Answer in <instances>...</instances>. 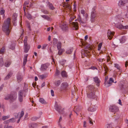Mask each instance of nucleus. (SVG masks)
I'll list each match as a JSON object with an SVG mask.
<instances>
[{"label":"nucleus","instance_id":"obj_1","mask_svg":"<svg viewBox=\"0 0 128 128\" xmlns=\"http://www.w3.org/2000/svg\"><path fill=\"white\" fill-rule=\"evenodd\" d=\"M10 18H8L4 22L2 26V30L6 35L9 34L10 30L9 29L10 24Z\"/></svg>","mask_w":128,"mask_h":128},{"label":"nucleus","instance_id":"obj_2","mask_svg":"<svg viewBox=\"0 0 128 128\" xmlns=\"http://www.w3.org/2000/svg\"><path fill=\"white\" fill-rule=\"evenodd\" d=\"M95 90L94 88L90 89L87 93L88 97L91 98H94L96 97L95 94Z\"/></svg>","mask_w":128,"mask_h":128},{"label":"nucleus","instance_id":"obj_3","mask_svg":"<svg viewBox=\"0 0 128 128\" xmlns=\"http://www.w3.org/2000/svg\"><path fill=\"white\" fill-rule=\"evenodd\" d=\"M28 37L26 36L25 37V38L24 40V52L25 53H27L30 49V47L29 46H28L27 42Z\"/></svg>","mask_w":128,"mask_h":128},{"label":"nucleus","instance_id":"obj_4","mask_svg":"<svg viewBox=\"0 0 128 128\" xmlns=\"http://www.w3.org/2000/svg\"><path fill=\"white\" fill-rule=\"evenodd\" d=\"M110 111L114 113L116 112L119 110L118 108V107L115 105L111 106L109 108Z\"/></svg>","mask_w":128,"mask_h":128},{"label":"nucleus","instance_id":"obj_5","mask_svg":"<svg viewBox=\"0 0 128 128\" xmlns=\"http://www.w3.org/2000/svg\"><path fill=\"white\" fill-rule=\"evenodd\" d=\"M60 26L63 30L64 31H66L68 30V24L66 23L63 22H61Z\"/></svg>","mask_w":128,"mask_h":128},{"label":"nucleus","instance_id":"obj_6","mask_svg":"<svg viewBox=\"0 0 128 128\" xmlns=\"http://www.w3.org/2000/svg\"><path fill=\"white\" fill-rule=\"evenodd\" d=\"M24 90H21L19 91L18 94V100L19 101L22 102L23 100V94L24 93Z\"/></svg>","mask_w":128,"mask_h":128},{"label":"nucleus","instance_id":"obj_7","mask_svg":"<svg viewBox=\"0 0 128 128\" xmlns=\"http://www.w3.org/2000/svg\"><path fill=\"white\" fill-rule=\"evenodd\" d=\"M17 98V95L16 93H14L10 94V102H13L15 101Z\"/></svg>","mask_w":128,"mask_h":128},{"label":"nucleus","instance_id":"obj_8","mask_svg":"<svg viewBox=\"0 0 128 128\" xmlns=\"http://www.w3.org/2000/svg\"><path fill=\"white\" fill-rule=\"evenodd\" d=\"M114 34V32H112L110 30H108L107 33V36L108 38L110 40L112 39Z\"/></svg>","mask_w":128,"mask_h":128},{"label":"nucleus","instance_id":"obj_9","mask_svg":"<svg viewBox=\"0 0 128 128\" xmlns=\"http://www.w3.org/2000/svg\"><path fill=\"white\" fill-rule=\"evenodd\" d=\"M48 66L49 64H48L46 63L42 64L41 66L40 69L42 71L45 70Z\"/></svg>","mask_w":128,"mask_h":128},{"label":"nucleus","instance_id":"obj_10","mask_svg":"<svg viewBox=\"0 0 128 128\" xmlns=\"http://www.w3.org/2000/svg\"><path fill=\"white\" fill-rule=\"evenodd\" d=\"M94 82L96 84L97 86H100V82L99 79L97 76L93 78Z\"/></svg>","mask_w":128,"mask_h":128},{"label":"nucleus","instance_id":"obj_11","mask_svg":"<svg viewBox=\"0 0 128 128\" xmlns=\"http://www.w3.org/2000/svg\"><path fill=\"white\" fill-rule=\"evenodd\" d=\"M128 0H121L118 2V5L120 6H124L128 2Z\"/></svg>","mask_w":128,"mask_h":128},{"label":"nucleus","instance_id":"obj_12","mask_svg":"<svg viewBox=\"0 0 128 128\" xmlns=\"http://www.w3.org/2000/svg\"><path fill=\"white\" fill-rule=\"evenodd\" d=\"M96 16V14L95 11H94L91 13V20L92 22L94 21L95 18Z\"/></svg>","mask_w":128,"mask_h":128},{"label":"nucleus","instance_id":"obj_13","mask_svg":"<svg viewBox=\"0 0 128 128\" xmlns=\"http://www.w3.org/2000/svg\"><path fill=\"white\" fill-rule=\"evenodd\" d=\"M72 25L74 27V28L76 30L78 29V24L77 22H73L72 23Z\"/></svg>","mask_w":128,"mask_h":128},{"label":"nucleus","instance_id":"obj_14","mask_svg":"<svg viewBox=\"0 0 128 128\" xmlns=\"http://www.w3.org/2000/svg\"><path fill=\"white\" fill-rule=\"evenodd\" d=\"M24 112L23 111H22V112H20L18 113V115L17 116H18V115H20V116H19V118L18 119L17 121L18 123L19 122L20 118L24 116Z\"/></svg>","mask_w":128,"mask_h":128},{"label":"nucleus","instance_id":"obj_15","mask_svg":"<svg viewBox=\"0 0 128 128\" xmlns=\"http://www.w3.org/2000/svg\"><path fill=\"white\" fill-rule=\"evenodd\" d=\"M68 86V84L66 82L62 84L61 87L62 89L64 90L66 89Z\"/></svg>","mask_w":128,"mask_h":128},{"label":"nucleus","instance_id":"obj_16","mask_svg":"<svg viewBox=\"0 0 128 128\" xmlns=\"http://www.w3.org/2000/svg\"><path fill=\"white\" fill-rule=\"evenodd\" d=\"M61 75L63 77L67 78L68 75L66 72L65 71H62L61 72Z\"/></svg>","mask_w":128,"mask_h":128},{"label":"nucleus","instance_id":"obj_17","mask_svg":"<svg viewBox=\"0 0 128 128\" xmlns=\"http://www.w3.org/2000/svg\"><path fill=\"white\" fill-rule=\"evenodd\" d=\"M12 74V72H9L5 78L4 80H6L9 79L11 77Z\"/></svg>","mask_w":128,"mask_h":128},{"label":"nucleus","instance_id":"obj_18","mask_svg":"<svg viewBox=\"0 0 128 128\" xmlns=\"http://www.w3.org/2000/svg\"><path fill=\"white\" fill-rule=\"evenodd\" d=\"M47 3L48 6L50 9L53 10L54 9V7L52 3H50L49 2H48Z\"/></svg>","mask_w":128,"mask_h":128},{"label":"nucleus","instance_id":"obj_19","mask_svg":"<svg viewBox=\"0 0 128 128\" xmlns=\"http://www.w3.org/2000/svg\"><path fill=\"white\" fill-rule=\"evenodd\" d=\"M28 56V55L27 54H26V55L24 56L23 60V65L24 66L25 65L26 62L27 61V58Z\"/></svg>","mask_w":128,"mask_h":128},{"label":"nucleus","instance_id":"obj_20","mask_svg":"<svg viewBox=\"0 0 128 128\" xmlns=\"http://www.w3.org/2000/svg\"><path fill=\"white\" fill-rule=\"evenodd\" d=\"M78 22H80V24L82 25L83 26V24H85L86 23V22H83L82 21V20L81 18V17L79 16L78 17Z\"/></svg>","mask_w":128,"mask_h":128},{"label":"nucleus","instance_id":"obj_21","mask_svg":"<svg viewBox=\"0 0 128 128\" xmlns=\"http://www.w3.org/2000/svg\"><path fill=\"white\" fill-rule=\"evenodd\" d=\"M55 108L56 110L58 111L59 113H60V111L61 109V107L60 106L56 105V106Z\"/></svg>","mask_w":128,"mask_h":128},{"label":"nucleus","instance_id":"obj_22","mask_svg":"<svg viewBox=\"0 0 128 128\" xmlns=\"http://www.w3.org/2000/svg\"><path fill=\"white\" fill-rule=\"evenodd\" d=\"M88 110L89 111L93 112L95 111L96 108L92 106L89 107L88 108Z\"/></svg>","mask_w":128,"mask_h":128},{"label":"nucleus","instance_id":"obj_23","mask_svg":"<svg viewBox=\"0 0 128 128\" xmlns=\"http://www.w3.org/2000/svg\"><path fill=\"white\" fill-rule=\"evenodd\" d=\"M116 27L117 28L120 29H123L124 26L122 24H119L116 25Z\"/></svg>","mask_w":128,"mask_h":128},{"label":"nucleus","instance_id":"obj_24","mask_svg":"<svg viewBox=\"0 0 128 128\" xmlns=\"http://www.w3.org/2000/svg\"><path fill=\"white\" fill-rule=\"evenodd\" d=\"M73 50V48H70L66 51V53L67 54H70L72 52Z\"/></svg>","mask_w":128,"mask_h":128},{"label":"nucleus","instance_id":"obj_25","mask_svg":"<svg viewBox=\"0 0 128 128\" xmlns=\"http://www.w3.org/2000/svg\"><path fill=\"white\" fill-rule=\"evenodd\" d=\"M7 121H5L4 122V123L6 124V125L4 126V128H12V127L11 126H8V124H6Z\"/></svg>","mask_w":128,"mask_h":128},{"label":"nucleus","instance_id":"obj_26","mask_svg":"<svg viewBox=\"0 0 128 128\" xmlns=\"http://www.w3.org/2000/svg\"><path fill=\"white\" fill-rule=\"evenodd\" d=\"M39 102L41 103L45 104H46V102L44 100L43 98H40L39 100Z\"/></svg>","mask_w":128,"mask_h":128},{"label":"nucleus","instance_id":"obj_27","mask_svg":"<svg viewBox=\"0 0 128 128\" xmlns=\"http://www.w3.org/2000/svg\"><path fill=\"white\" fill-rule=\"evenodd\" d=\"M15 45V44H12L9 46V48L12 50H14V49Z\"/></svg>","mask_w":128,"mask_h":128},{"label":"nucleus","instance_id":"obj_28","mask_svg":"<svg viewBox=\"0 0 128 128\" xmlns=\"http://www.w3.org/2000/svg\"><path fill=\"white\" fill-rule=\"evenodd\" d=\"M37 124L36 123L32 124L30 125V128H36L37 127Z\"/></svg>","mask_w":128,"mask_h":128},{"label":"nucleus","instance_id":"obj_29","mask_svg":"<svg viewBox=\"0 0 128 128\" xmlns=\"http://www.w3.org/2000/svg\"><path fill=\"white\" fill-rule=\"evenodd\" d=\"M18 80V82H20L22 80V78L20 74H18L17 77Z\"/></svg>","mask_w":128,"mask_h":128},{"label":"nucleus","instance_id":"obj_30","mask_svg":"<svg viewBox=\"0 0 128 128\" xmlns=\"http://www.w3.org/2000/svg\"><path fill=\"white\" fill-rule=\"evenodd\" d=\"M62 43L61 42H59L57 44V47L58 49H59L61 48Z\"/></svg>","mask_w":128,"mask_h":128},{"label":"nucleus","instance_id":"obj_31","mask_svg":"<svg viewBox=\"0 0 128 128\" xmlns=\"http://www.w3.org/2000/svg\"><path fill=\"white\" fill-rule=\"evenodd\" d=\"M64 7L68 9L69 10H70L71 7V6L68 4H66L64 6Z\"/></svg>","mask_w":128,"mask_h":128},{"label":"nucleus","instance_id":"obj_32","mask_svg":"<svg viewBox=\"0 0 128 128\" xmlns=\"http://www.w3.org/2000/svg\"><path fill=\"white\" fill-rule=\"evenodd\" d=\"M58 54L59 55L62 54L64 51L63 50L62 48H60L59 49H58Z\"/></svg>","mask_w":128,"mask_h":128},{"label":"nucleus","instance_id":"obj_33","mask_svg":"<svg viewBox=\"0 0 128 128\" xmlns=\"http://www.w3.org/2000/svg\"><path fill=\"white\" fill-rule=\"evenodd\" d=\"M4 64V61L3 58H0V66H2Z\"/></svg>","mask_w":128,"mask_h":128},{"label":"nucleus","instance_id":"obj_34","mask_svg":"<svg viewBox=\"0 0 128 128\" xmlns=\"http://www.w3.org/2000/svg\"><path fill=\"white\" fill-rule=\"evenodd\" d=\"M41 16L45 19L48 20H49L50 19L49 17L48 16L46 15H43L42 16Z\"/></svg>","mask_w":128,"mask_h":128},{"label":"nucleus","instance_id":"obj_35","mask_svg":"<svg viewBox=\"0 0 128 128\" xmlns=\"http://www.w3.org/2000/svg\"><path fill=\"white\" fill-rule=\"evenodd\" d=\"M60 82H61L60 80H58L55 82V84L56 86H58L60 84Z\"/></svg>","mask_w":128,"mask_h":128},{"label":"nucleus","instance_id":"obj_36","mask_svg":"<svg viewBox=\"0 0 128 128\" xmlns=\"http://www.w3.org/2000/svg\"><path fill=\"white\" fill-rule=\"evenodd\" d=\"M112 82H110V81H109V82H108V83L106 84V82H104L105 85L106 87H108L110 86Z\"/></svg>","mask_w":128,"mask_h":128},{"label":"nucleus","instance_id":"obj_37","mask_svg":"<svg viewBox=\"0 0 128 128\" xmlns=\"http://www.w3.org/2000/svg\"><path fill=\"white\" fill-rule=\"evenodd\" d=\"M10 64V62L9 61H7L5 63L4 65L5 66L7 67L9 66Z\"/></svg>","mask_w":128,"mask_h":128},{"label":"nucleus","instance_id":"obj_38","mask_svg":"<svg viewBox=\"0 0 128 128\" xmlns=\"http://www.w3.org/2000/svg\"><path fill=\"white\" fill-rule=\"evenodd\" d=\"M114 67L116 68L119 71L120 70V67L118 64H115Z\"/></svg>","mask_w":128,"mask_h":128},{"label":"nucleus","instance_id":"obj_39","mask_svg":"<svg viewBox=\"0 0 128 128\" xmlns=\"http://www.w3.org/2000/svg\"><path fill=\"white\" fill-rule=\"evenodd\" d=\"M17 17V15L16 13L13 14L12 16V18L14 20H16V18Z\"/></svg>","mask_w":128,"mask_h":128},{"label":"nucleus","instance_id":"obj_40","mask_svg":"<svg viewBox=\"0 0 128 128\" xmlns=\"http://www.w3.org/2000/svg\"><path fill=\"white\" fill-rule=\"evenodd\" d=\"M40 117V116L38 117L36 116L33 117L31 119L33 121H34L39 118Z\"/></svg>","mask_w":128,"mask_h":128},{"label":"nucleus","instance_id":"obj_41","mask_svg":"<svg viewBox=\"0 0 128 128\" xmlns=\"http://www.w3.org/2000/svg\"><path fill=\"white\" fill-rule=\"evenodd\" d=\"M124 16V15L122 14H119L117 16L118 18H119V19L122 18Z\"/></svg>","mask_w":128,"mask_h":128},{"label":"nucleus","instance_id":"obj_42","mask_svg":"<svg viewBox=\"0 0 128 128\" xmlns=\"http://www.w3.org/2000/svg\"><path fill=\"white\" fill-rule=\"evenodd\" d=\"M102 43H100L99 44L98 46V50H100L102 46Z\"/></svg>","mask_w":128,"mask_h":128},{"label":"nucleus","instance_id":"obj_43","mask_svg":"<svg viewBox=\"0 0 128 128\" xmlns=\"http://www.w3.org/2000/svg\"><path fill=\"white\" fill-rule=\"evenodd\" d=\"M9 117V116H3L2 118V119L3 120L8 119Z\"/></svg>","mask_w":128,"mask_h":128},{"label":"nucleus","instance_id":"obj_44","mask_svg":"<svg viewBox=\"0 0 128 128\" xmlns=\"http://www.w3.org/2000/svg\"><path fill=\"white\" fill-rule=\"evenodd\" d=\"M62 120V117L61 116L60 117V118L59 120V122H58V124L60 126V127L62 128V126L60 124V122Z\"/></svg>","mask_w":128,"mask_h":128},{"label":"nucleus","instance_id":"obj_45","mask_svg":"<svg viewBox=\"0 0 128 128\" xmlns=\"http://www.w3.org/2000/svg\"><path fill=\"white\" fill-rule=\"evenodd\" d=\"M5 12V10L3 8H2V10L0 11V14L2 15L4 14Z\"/></svg>","mask_w":128,"mask_h":128},{"label":"nucleus","instance_id":"obj_46","mask_svg":"<svg viewBox=\"0 0 128 128\" xmlns=\"http://www.w3.org/2000/svg\"><path fill=\"white\" fill-rule=\"evenodd\" d=\"M5 51V49L4 47L2 48L0 50V53L2 54L4 53Z\"/></svg>","mask_w":128,"mask_h":128},{"label":"nucleus","instance_id":"obj_47","mask_svg":"<svg viewBox=\"0 0 128 128\" xmlns=\"http://www.w3.org/2000/svg\"><path fill=\"white\" fill-rule=\"evenodd\" d=\"M53 43L54 44H56L58 42V40L57 39L54 38L53 40Z\"/></svg>","mask_w":128,"mask_h":128},{"label":"nucleus","instance_id":"obj_48","mask_svg":"<svg viewBox=\"0 0 128 128\" xmlns=\"http://www.w3.org/2000/svg\"><path fill=\"white\" fill-rule=\"evenodd\" d=\"M4 99L6 100H8L9 99L10 100V94L7 95L5 97Z\"/></svg>","mask_w":128,"mask_h":128},{"label":"nucleus","instance_id":"obj_49","mask_svg":"<svg viewBox=\"0 0 128 128\" xmlns=\"http://www.w3.org/2000/svg\"><path fill=\"white\" fill-rule=\"evenodd\" d=\"M39 77L40 78H41L42 80L44 78H46L45 76L43 75H40Z\"/></svg>","mask_w":128,"mask_h":128},{"label":"nucleus","instance_id":"obj_50","mask_svg":"<svg viewBox=\"0 0 128 128\" xmlns=\"http://www.w3.org/2000/svg\"><path fill=\"white\" fill-rule=\"evenodd\" d=\"M104 70L105 71V73H106L107 72L108 70V68H107V66H104Z\"/></svg>","mask_w":128,"mask_h":128},{"label":"nucleus","instance_id":"obj_51","mask_svg":"<svg viewBox=\"0 0 128 128\" xmlns=\"http://www.w3.org/2000/svg\"><path fill=\"white\" fill-rule=\"evenodd\" d=\"M48 45L46 44H44L42 46V49H46V46H47Z\"/></svg>","mask_w":128,"mask_h":128},{"label":"nucleus","instance_id":"obj_52","mask_svg":"<svg viewBox=\"0 0 128 128\" xmlns=\"http://www.w3.org/2000/svg\"><path fill=\"white\" fill-rule=\"evenodd\" d=\"M26 16L29 19H30L32 18L31 15L28 14H27Z\"/></svg>","mask_w":128,"mask_h":128},{"label":"nucleus","instance_id":"obj_53","mask_svg":"<svg viewBox=\"0 0 128 128\" xmlns=\"http://www.w3.org/2000/svg\"><path fill=\"white\" fill-rule=\"evenodd\" d=\"M88 120H89V122L90 124H93V122H92V120L90 117L88 118Z\"/></svg>","mask_w":128,"mask_h":128},{"label":"nucleus","instance_id":"obj_54","mask_svg":"<svg viewBox=\"0 0 128 128\" xmlns=\"http://www.w3.org/2000/svg\"><path fill=\"white\" fill-rule=\"evenodd\" d=\"M122 81L121 82V83L120 84H119V87L121 89L123 88V85L122 84Z\"/></svg>","mask_w":128,"mask_h":128},{"label":"nucleus","instance_id":"obj_55","mask_svg":"<svg viewBox=\"0 0 128 128\" xmlns=\"http://www.w3.org/2000/svg\"><path fill=\"white\" fill-rule=\"evenodd\" d=\"M106 128H112V126L110 124H108L106 125Z\"/></svg>","mask_w":128,"mask_h":128},{"label":"nucleus","instance_id":"obj_56","mask_svg":"<svg viewBox=\"0 0 128 128\" xmlns=\"http://www.w3.org/2000/svg\"><path fill=\"white\" fill-rule=\"evenodd\" d=\"M42 12L45 14H48V12L46 10H44L42 11Z\"/></svg>","mask_w":128,"mask_h":128},{"label":"nucleus","instance_id":"obj_57","mask_svg":"<svg viewBox=\"0 0 128 128\" xmlns=\"http://www.w3.org/2000/svg\"><path fill=\"white\" fill-rule=\"evenodd\" d=\"M60 74V72L59 70H57L56 71V72L55 74V75L56 76H58V75Z\"/></svg>","mask_w":128,"mask_h":128},{"label":"nucleus","instance_id":"obj_58","mask_svg":"<svg viewBox=\"0 0 128 128\" xmlns=\"http://www.w3.org/2000/svg\"><path fill=\"white\" fill-rule=\"evenodd\" d=\"M83 126L84 127H86V122L85 121L84 122Z\"/></svg>","mask_w":128,"mask_h":128},{"label":"nucleus","instance_id":"obj_59","mask_svg":"<svg viewBox=\"0 0 128 128\" xmlns=\"http://www.w3.org/2000/svg\"><path fill=\"white\" fill-rule=\"evenodd\" d=\"M80 12L81 14H85V12L84 10H81Z\"/></svg>","mask_w":128,"mask_h":128},{"label":"nucleus","instance_id":"obj_60","mask_svg":"<svg viewBox=\"0 0 128 128\" xmlns=\"http://www.w3.org/2000/svg\"><path fill=\"white\" fill-rule=\"evenodd\" d=\"M51 92L52 96H54V91L52 90H51Z\"/></svg>","mask_w":128,"mask_h":128},{"label":"nucleus","instance_id":"obj_61","mask_svg":"<svg viewBox=\"0 0 128 128\" xmlns=\"http://www.w3.org/2000/svg\"><path fill=\"white\" fill-rule=\"evenodd\" d=\"M4 87V86L3 85H2L0 88V92L1 91H2V89Z\"/></svg>","mask_w":128,"mask_h":128},{"label":"nucleus","instance_id":"obj_62","mask_svg":"<svg viewBox=\"0 0 128 128\" xmlns=\"http://www.w3.org/2000/svg\"><path fill=\"white\" fill-rule=\"evenodd\" d=\"M125 37L123 36L122 38V40L123 42H124L125 41Z\"/></svg>","mask_w":128,"mask_h":128},{"label":"nucleus","instance_id":"obj_63","mask_svg":"<svg viewBox=\"0 0 128 128\" xmlns=\"http://www.w3.org/2000/svg\"><path fill=\"white\" fill-rule=\"evenodd\" d=\"M124 29H128V26H124Z\"/></svg>","mask_w":128,"mask_h":128},{"label":"nucleus","instance_id":"obj_64","mask_svg":"<svg viewBox=\"0 0 128 128\" xmlns=\"http://www.w3.org/2000/svg\"><path fill=\"white\" fill-rule=\"evenodd\" d=\"M10 120V121L14 122L15 121L14 118H12Z\"/></svg>","mask_w":128,"mask_h":128}]
</instances>
